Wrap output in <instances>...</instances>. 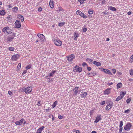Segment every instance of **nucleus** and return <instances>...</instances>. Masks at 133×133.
<instances>
[{
  "label": "nucleus",
  "instance_id": "f257e3e1",
  "mask_svg": "<svg viewBox=\"0 0 133 133\" xmlns=\"http://www.w3.org/2000/svg\"><path fill=\"white\" fill-rule=\"evenodd\" d=\"M107 105L105 107V109L108 110L111 109L114 105V104L110 99H109L107 101Z\"/></svg>",
  "mask_w": 133,
  "mask_h": 133
},
{
  "label": "nucleus",
  "instance_id": "f03ea898",
  "mask_svg": "<svg viewBox=\"0 0 133 133\" xmlns=\"http://www.w3.org/2000/svg\"><path fill=\"white\" fill-rule=\"evenodd\" d=\"M82 68L77 65L75 66L73 69L74 71L76 72H80L82 71Z\"/></svg>",
  "mask_w": 133,
  "mask_h": 133
},
{
  "label": "nucleus",
  "instance_id": "7ed1b4c3",
  "mask_svg": "<svg viewBox=\"0 0 133 133\" xmlns=\"http://www.w3.org/2000/svg\"><path fill=\"white\" fill-rule=\"evenodd\" d=\"M132 127L131 123H128L124 127V129L126 131H128Z\"/></svg>",
  "mask_w": 133,
  "mask_h": 133
},
{
  "label": "nucleus",
  "instance_id": "20e7f679",
  "mask_svg": "<svg viewBox=\"0 0 133 133\" xmlns=\"http://www.w3.org/2000/svg\"><path fill=\"white\" fill-rule=\"evenodd\" d=\"M15 34L14 33L11 36L8 37L6 39L8 42H9L10 41H12L15 37Z\"/></svg>",
  "mask_w": 133,
  "mask_h": 133
},
{
  "label": "nucleus",
  "instance_id": "39448f33",
  "mask_svg": "<svg viewBox=\"0 0 133 133\" xmlns=\"http://www.w3.org/2000/svg\"><path fill=\"white\" fill-rule=\"evenodd\" d=\"M32 87L31 86H29L25 89L24 91L26 94H28L30 92L32 91Z\"/></svg>",
  "mask_w": 133,
  "mask_h": 133
},
{
  "label": "nucleus",
  "instance_id": "423d86ee",
  "mask_svg": "<svg viewBox=\"0 0 133 133\" xmlns=\"http://www.w3.org/2000/svg\"><path fill=\"white\" fill-rule=\"evenodd\" d=\"M15 28H20L21 27V24L20 20H17L15 23Z\"/></svg>",
  "mask_w": 133,
  "mask_h": 133
},
{
  "label": "nucleus",
  "instance_id": "0eeeda50",
  "mask_svg": "<svg viewBox=\"0 0 133 133\" xmlns=\"http://www.w3.org/2000/svg\"><path fill=\"white\" fill-rule=\"evenodd\" d=\"M79 88L78 87H76L73 89L74 93L73 95H76L78 92H80L81 91V90H78Z\"/></svg>",
  "mask_w": 133,
  "mask_h": 133
},
{
  "label": "nucleus",
  "instance_id": "6e6552de",
  "mask_svg": "<svg viewBox=\"0 0 133 133\" xmlns=\"http://www.w3.org/2000/svg\"><path fill=\"white\" fill-rule=\"evenodd\" d=\"M10 30V28L8 26L4 27L2 29V32L4 33H6L7 34H10L9 31H8V30Z\"/></svg>",
  "mask_w": 133,
  "mask_h": 133
},
{
  "label": "nucleus",
  "instance_id": "1a4fd4ad",
  "mask_svg": "<svg viewBox=\"0 0 133 133\" xmlns=\"http://www.w3.org/2000/svg\"><path fill=\"white\" fill-rule=\"evenodd\" d=\"M37 36L39 38L40 41H43L44 40V36L42 34H37Z\"/></svg>",
  "mask_w": 133,
  "mask_h": 133
},
{
  "label": "nucleus",
  "instance_id": "9d476101",
  "mask_svg": "<svg viewBox=\"0 0 133 133\" xmlns=\"http://www.w3.org/2000/svg\"><path fill=\"white\" fill-rule=\"evenodd\" d=\"M54 43L56 46H60L62 45V42L58 39H57L56 41H54Z\"/></svg>",
  "mask_w": 133,
  "mask_h": 133
},
{
  "label": "nucleus",
  "instance_id": "9b49d317",
  "mask_svg": "<svg viewBox=\"0 0 133 133\" xmlns=\"http://www.w3.org/2000/svg\"><path fill=\"white\" fill-rule=\"evenodd\" d=\"M111 88H107L104 91V94L105 95H108L111 93Z\"/></svg>",
  "mask_w": 133,
  "mask_h": 133
},
{
  "label": "nucleus",
  "instance_id": "f8f14e48",
  "mask_svg": "<svg viewBox=\"0 0 133 133\" xmlns=\"http://www.w3.org/2000/svg\"><path fill=\"white\" fill-rule=\"evenodd\" d=\"M24 121V119L22 118L19 121H16L15 122V123L16 125H21L23 123Z\"/></svg>",
  "mask_w": 133,
  "mask_h": 133
},
{
  "label": "nucleus",
  "instance_id": "ddd939ff",
  "mask_svg": "<svg viewBox=\"0 0 133 133\" xmlns=\"http://www.w3.org/2000/svg\"><path fill=\"white\" fill-rule=\"evenodd\" d=\"M101 119V115L97 116L95 121L94 122L95 123H97Z\"/></svg>",
  "mask_w": 133,
  "mask_h": 133
},
{
  "label": "nucleus",
  "instance_id": "4468645a",
  "mask_svg": "<svg viewBox=\"0 0 133 133\" xmlns=\"http://www.w3.org/2000/svg\"><path fill=\"white\" fill-rule=\"evenodd\" d=\"M44 128V126H42L38 129L36 133H41L42 130Z\"/></svg>",
  "mask_w": 133,
  "mask_h": 133
},
{
  "label": "nucleus",
  "instance_id": "2eb2a0df",
  "mask_svg": "<svg viewBox=\"0 0 133 133\" xmlns=\"http://www.w3.org/2000/svg\"><path fill=\"white\" fill-rule=\"evenodd\" d=\"M81 93L82 94L81 95V97L82 98H84L85 96H86L87 94V93L86 92H82Z\"/></svg>",
  "mask_w": 133,
  "mask_h": 133
},
{
  "label": "nucleus",
  "instance_id": "dca6fc26",
  "mask_svg": "<svg viewBox=\"0 0 133 133\" xmlns=\"http://www.w3.org/2000/svg\"><path fill=\"white\" fill-rule=\"evenodd\" d=\"M96 74L95 72L93 71L91 73H89L88 74V75H89V77H92L96 75Z\"/></svg>",
  "mask_w": 133,
  "mask_h": 133
},
{
  "label": "nucleus",
  "instance_id": "f3484780",
  "mask_svg": "<svg viewBox=\"0 0 133 133\" xmlns=\"http://www.w3.org/2000/svg\"><path fill=\"white\" fill-rule=\"evenodd\" d=\"M104 70V72L106 74H109V75H112V73L111 72L110 70L108 69H105Z\"/></svg>",
  "mask_w": 133,
  "mask_h": 133
},
{
  "label": "nucleus",
  "instance_id": "a211bd4d",
  "mask_svg": "<svg viewBox=\"0 0 133 133\" xmlns=\"http://www.w3.org/2000/svg\"><path fill=\"white\" fill-rule=\"evenodd\" d=\"M17 17L18 18L21 19L22 22L24 21V17L23 16L21 15H19L17 16Z\"/></svg>",
  "mask_w": 133,
  "mask_h": 133
},
{
  "label": "nucleus",
  "instance_id": "6ab92c4d",
  "mask_svg": "<svg viewBox=\"0 0 133 133\" xmlns=\"http://www.w3.org/2000/svg\"><path fill=\"white\" fill-rule=\"evenodd\" d=\"M79 36V35L78 33H75L74 35V39L75 40H76Z\"/></svg>",
  "mask_w": 133,
  "mask_h": 133
},
{
  "label": "nucleus",
  "instance_id": "aec40b11",
  "mask_svg": "<svg viewBox=\"0 0 133 133\" xmlns=\"http://www.w3.org/2000/svg\"><path fill=\"white\" fill-rule=\"evenodd\" d=\"M6 12L4 10H1L0 11V15L1 16H4L5 15Z\"/></svg>",
  "mask_w": 133,
  "mask_h": 133
},
{
  "label": "nucleus",
  "instance_id": "412c9836",
  "mask_svg": "<svg viewBox=\"0 0 133 133\" xmlns=\"http://www.w3.org/2000/svg\"><path fill=\"white\" fill-rule=\"evenodd\" d=\"M93 64L97 66H100L101 65V63L99 62H98L96 61H94L93 62Z\"/></svg>",
  "mask_w": 133,
  "mask_h": 133
},
{
  "label": "nucleus",
  "instance_id": "4be33fe9",
  "mask_svg": "<svg viewBox=\"0 0 133 133\" xmlns=\"http://www.w3.org/2000/svg\"><path fill=\"white\" fill-rule=\"evenodd\" d=\"M49 5L50 7L51 8H53L54 7V5L53 4V1H50L49 2Z\"/></svg>",
  "mask_w": 133,
  "mask_h": 133
},
{
  "label": "nucleus",
  "instance_id": "5701e85b",
  "mask_svg": "<svg viewBox=\"0 0 133 133\" xmlns=\"http://www.w3.org/2000/svg\"><path fill=\"white\" fill-rule=\"evenodd\" d=\"M109 10L111 11H116V9L115 8L111 6H109Z\"/></svg>",
  "mask_w": 133,
  "mask_h": 133
},
{
  "label": "nucleus",
  "instance_id": "b1692460",
  "mask_svg": "<svg viewBox=\"0 0 133 133\" xmlns=\"http://www.w3.org/2000/svg\"><path fill=\"white\" fill-rule=\"evenodd\" d=\"M56 72L55 70H52L51 72L50 73L49 76L50 77L52 76L53 75L56 73Z\"/></svg>",
  "mask_w": 133,
  "mask_h": 133
},
{
  "label": "nucleus",
  "instance_id": "393cba45",
  "mask_svg": "<svg viewBox=\"0 0 133 133\" xmlns=\"http://www.w3.org/2000/svg\"><path fill=\"white\" fill-rule=\"evenodd\" d=\"M18 8L16 6L14 7L12 9V11L14 12H16L18 10Z\"/></svg>",
  "mask_w": 133,
  "mask_h": 133
},
{
  "label": "nucleus",
  "instance_id": "a878e982",
  "mask_svg": "<svg viewBox=\"0 0 133 133\" xmlns=\"http://www.w3.org/2000/svg\"><path fill=\"white\" fill-rule=\"evenodd\" d=\"M19 55L18 54H16L13 55L12 56V58H18L19 57Z\"/></svg>",
  "mask_w": 133,
  "mask_h": 133
},
{
  "label": "nucleus",
  "instance_id": "bb28decb",
  "mask_svg": "<svg viewBox=\"0 0 133 133\" xmlns=\"http://www.w3.org/2000/svg\"><path fill=\"white\" fill-rule=\"evenodd\" d=\"M123 98V96H122L121 95L119 96H118L116 99V101H118L119 100Z\"/></svg>",
  "mask_w": 133,
  "mask_h": 133
},
{
  "label": "nucleus",
  "instance_id": "cd10ccee",
  "mask_svg": "<svg viewBox=\"0 0 133 133\" xmlns=\"http://www.w3.org/2000/svg\"><path fill=\"white\" fill-rule=\"evenodd\" d=\"M122 85V84L120 83H118L117 85V88L118 89L121 88Z\"/></svg>",
  "mask_w": 133,
  "mask_h": 133
},
{
  "label": "nucleus",
  "instance_id": "c85d7f7f",
  "mask_svg": "<svg viewBox=\"0 0 133 133\" xmlns=\"http://www.w3.org/2000/svg\"><path fill=\"white\" fill-rule=\"evenodd\" d=\"M57 101H55L54 103H53V104H52V107L53 108H55L56 105L57 104Z\"/></svg>",
  "mask_w": 133,
  "mask_h": 133
},
{
  "label": "nucleus",
  "instance_id": "c756f323",
  "mask_svg": "<svg viewBox=\"0 0 133 133\" xmlns=\"http://www.w3.org/2000/svg\"><path fill=\"white\" fill-rule=\"evenodd\" d=\"M21 63H19L18 64V66H17V70L18 71L20 70L21 69Z\"/></svg>",
  "mask_w": 133,
  "mask_h": 133
},
{
  "label": "nucleus",
  "instance_id": "7c9ffc66",
  "mask_svg": "<svg viewBox=\"0 0 133 133\" xmlns=\"http://www.w3.org/2000/svg\"><path fill=\"white\" fill-rule=\"evenodd\" d=\"M80 16L84 18H86L87 17V16L85 15L82 12L81 13Z\"/></svg>",
  "mask_w": 133,
  "mask_h": 133
},
{
  "label": "nucleus",
  "instance_id": "2f4dec72",
  "mask_svg": "<svg viewBox=\"0 0 133 133\" xmlns=\"http://www.w3.org/2000/svg\"><path fill=\"white\" fill-rule=\"evenodd\" d=\"M121 95H122V96H123V97L126 94V92L125 91H121L120 92Z\"/></svg>",
  "mask_w": 133,
  "mask_h": 133
},
{
  "label": "nucleus",
  "instance_id": "473e14b6",
  "mask_svg": "<svg viewBox=\"0 0 133 133\" xmlns=\"http://www.w3.org/2000/svg\"><path fill=\"white\" fill-rule=\"evenodd\" d=\"M65 24L64 22H63L61 23H59L58 24V26L60 27H61L62 26L64 25Z\"/></svg>",
  "mask_w": 133,
  "mask_h": 133
},
{
  "label": "nucleus",
  "instance_id": "72a5a7b5",
  "mask_svg": "<svg viewBox=\"0 0 133 133\" xmlns=\"http://www.w3.org/2000/svg\"><path fill=\"white\" fill-rule=\"evenodd\" d=\"M75 56L73 54H71L67 57V58H74Z\"/></svg>",
  "mask_w": 133,
  "mask_h": 133
},
{
  "label": "nucleus",
  "instance_id": "f704fd0d",
  "mask_svg": "<svg viewBox=\"0 0 133 133\" xmlns=\"http://www.w3.org/2000/svg\"><path fill=\"white\" fill-rule=\"evenodd\" d=\"M31 64H29L27 65L25 68L26 69V70H27L28 69H30L31 68Z\"/></svg>",
  "mask_w": 133,
  "mask_h": 133
},
{
  "label": "nucleus",
  "instance_id": "c9c22d12",
  "mask_svg": "<svg viewBox=\"0 0 133 133\" xmlns=\"http://www.w3.org/2000/svg\"><path fill=\"white\" fill-rule=\"evenodd\" d=\"M8 49L10 51H13L14 50L15 48L14 47L11 46L9 47Z\"/></svg>",
  "mask_w": 133,
  "mask_h": 133
},
{
  "label": "nucleus",
  "instance_id": "e433bc0d",
  "mask_svg": "<svg viewBox=\"0 0 133 133\" xmlns=\"http://www.w3.org/2000/svg\"><path fill=\"white\" fill-rule=\"evenodd\" d=\"M86 0H78V1L81 4H83L84 1H85Z\"/></svg>",
  "mask_w": 133,
  "mask_h": 133
},
{
  "label": "nucleus",
  "instance_id": "4c0bfd02",
  "mask_svg": "<svg viewBox=\"0 0 133 133\" xmlns=\"http://www.w3.org/2000/svg\"><path fill=\"white\" fill-rule=\"evenodd\" d=\"M88 12L90 14H92L93 13V11L92 10L90 9L89 10Z\"/></svg>",
  "mask_w": 133,
  "mask_h": 133
},
{
  "label": "nucleus",
  "instance_id": "58836bf2",
  "mask_svg": "<svg viewBox=\"0 0 133 133\" xmlns=\"http://www.w3.org/2000/svg\"><path fill=\"white\" fill-rule=\"evenodd\" d=\"M123 125V122L122 121H121L120 123L119 127L121 128L122 127V126Z\"/></svg>",
  "mask_w": 133,
  "mask_h": 133
},
{
  "label": "nucleus",
  "instance_id": "ea45409f",
  "mask_svg": "<svg viewBox=\"0 0 133 133\" xmlns=\"http://www.w3.org/2000/svg\"><path fill=\"white\" fill-rule=\"evenodd\" d=\"M82 31L83 32H86L87 30V28L85 27H83L82 28Z\"/></svg>",
  "mask_w": 133,
  "mask_h": 133
},
{
  "label": "nucleus",
  "instance_id": "a19ab883",
  "mask_svg": "<svg viewBox=\"0 0 133 133\" xmlns=\"http://www.w3.org/2000/svg\"><path fill=\"white\" fill-rule=\"evenodd\" d=\"M82 12H81L80 10H77L76 12V14L77 15H81V14Z\"/></svg>",
  "mask_w": 133,
  "mask_h": 133
},
{
  "label": "nucleus",
  "instance_id": "79ce46f5",
  "mask_svg": "<svg viewBox=\"0 0 133 133\" xmlns=\"http://www.w3.org/2000/svg\"><path fill=\"white\" fill-rule=\"evenodd\" d=\"M73 131L74 132H76V133H80V131L79 130H76V129H74Z\"/></svg>",
  "mask_w": 133,
  "mask_h": 133
},
{
  "label": "nucleus",
  "instance_id": "37998d69",
  "mask_svg": "<svg viewBox=\"0 0 133 133\" xmlns=\"http://www.w3.org/2000/svg\"><path fill=\"white\" fill-rule=\"evenodd\" d=\"M129 72L130 75L133 76V70H131L129 71Z\"/></svg>",
  "mask_w": 133,
  "mask_h": 133
},
{
  "label": "nucleus",
  "instance_id": "c03bdc74",
  "mask_svg": "<svg viewBox=\"0 0 133 133\" xmlns=\"http://www.w3.org/2000/svg\"><path fill=\"white\" fill-rule=\"evenodd\" d=\"M131 100V99L130 98L128 99L126 101L127 103H129Z\"/></svg>",
  "mask_w": 133,
  "mask_h": 133
},
{
  "label": "nucleus",
  "instance_id": "a18cd8bd",
  "mask_svg": "<svg viewBox=\"0 0 133 133\" xmlns=\"http://www.w3.org/2000/svg\"><path fill=\"white\" fill-rule=\"evenodd\" d=\"M105 103V101H104L100 103V104L101 105H104Z\"/></svg>",
  "mask_w": 133,
  "mask_h": 133
},
{
  "label": "nucleus",
  "instance_id": "49530a36",
  "mask_svg": "<svg viewBox=\"0 0 133 133\" xmlns=\"http://www.w3.org/2000/svg\"><path fill=\"white\" fill-rule=\"evenodd\" d=\"M123 130V128H119V133H121Z\"/></svg>",
  "mask_w": 133,
  "mask_h": 133
},
{
  "label": "nucleus",
  "instance_id": "de8ad7c7",
  "mask_svg": "<svg viewBox=\"0 0 133 133\" xmlns=\"http://www.w3.org/2000/svg\"><path fill=\"white\" fill-rule=\"evenodd\" d=\"M10 96H12L13 94L12 92L10 91H9L8 92Z\"/></svg>",
  "mask_w": 133,
  "mask_h": 133
},
{
  "label": "nucleus",
  "instance_id": "09e8293b",
  "mask_svg": "<svg viewBox=\"0 0 133 133\" xmlns=\"http://www.w3.org/2000/svg\"><path fill=\"white\" fill-rule=\"evenodd\" d=\"M87 69L88 71H90L91 69V67H89L87 66Z\"/></svg>",
  "mask_w": 133,
  "mask_h": 133
},
{
  "label": "nucleus",
  "instance_id": "8fccbe9b",
  "mask_svg": "<svg viewBox=\"0 0 133 133\" xmlns=\"http://www.w3.org/2000/svg\"><path fill=\"white\" fill-rule=\"evenodd\" d=\"M130 111V110H129V109H128L127 110H125V111H124V113H129Z\"/></svg>",
  "mask_w": 133,
  "mask_h": 133
},
{
  "label": "nucleus",
  "instance_id": "3c124183",
  "mask_svg": "<svg viewBox=\"0 0 133 133\" xmlns=\"http://www.w3.org/2000/svg\"><path fill=\"white\" fill-rule=\"evenodd\" d=\"M42 10V9L41 7L39 8L38 9V11L39 12H41Z\"/></svg>",
  "mask_w": 133,
  "mask_h": 133
},
{
  "label": "nucleus",
  "instance_id": "603ef678",
  "mask_svg": "<svg viewBox=\"0 0 133 133\" xmlns=\"http://www.w3.org/2000/svg\"><path fill=\"white\" fill-rule=\"evenodd\" d=\"M26 72H27L26 70H24L23 71V72L22 73V75H23L25 74H26Z\"/></svg>",
  "mask_w": 133,
  "mask_h": 133
},
{
  "label": "nucleus",
  "instance_id": "864d4df0",
  "mask_svg": "<svg viewBox=\"0 0 133 133\" xmlns=\"http://www.w3.org/2000/svg\"><path fill=\"white\" fill-rule=\"evenodd\" d=\"M93 110H91L90 112V115H92L93 114Z\"/></svg>",
  "mask_w": 133,
  "mask_h": 133
},
{
  "label": "nucleus",
  "instance_id": "5fc2aeb1",
  "mask_svg": "<svg viewBox=\"0 0 133 133\" xmlns=\"http://www.w3.org/2000/svg\"><path fill=\"white\" fill-rule=\"evenodd\" d=\"M86 60L90 62H91L93 61V60L91 59H87Z\"/></svg>",
  "mask_w": 133,
  "mask_h": 133
},
{
  "label": "nucleus",
  "instance_id": "6e6d98bb",
  "mask_svg": "<svg viewBox=\"0 0 133 133\" xmlns=\"http://www.w3.org/2000/svg\"><path fill=\"white\" fill-rule=\"evenodd\" d=\"M41 101H39L38 102V103L37 104V105H38V106H40L41 105L40 103H41Z\"/></svg>",
  "mask_w": 133,
  "mask_h": 133
},
{
  "label": "nucleus",
  "instance_id": "4d7b16f0",
  "mask_svg": "<svg viewBox=\"0 0 133 133\" xmlns=\"http://www.w3.org/2000/svg\"><path fill=\"white\" fill-rule=\"evenodd\" d=\"M48 79H49V80L48 81V82H51V81H53L52 78H48Z\"/></svg>",
  "mask_w": 133,
  "mask_h": 133
},
{
  "label": "nucleus",
  "instance_id": "13d9d810",
  "mask_svg": "<svg viewBox=\"0 0 133 133\" xmlns=\"http://www.w3.org/2000/svg\"><path fill=\"white\" fill-rule=\"evenodd\" d=\"M82 65L83 66H84L85 65H87V66H88L87 64L85 62L83 63Z\"/></svg>",
  "mask_w": 133,
  "mask_h": 133
},
{
  "label": "nucleus",
  "instance_id": "bf43d9fd",
  "mask_svg": "<svg viewBox=\"0 0 133 133\" xmlns=\"http://www.w3.org/2000/svg\"><path fill=\"white\" fill-rule=\"evenodd\" d=\"M112 70L114 74L115 73H116V69H112Z\"/></svg>",
  "mask_w": 133,
  "mask_h": 133
},
{
  "label": "nucleus",
  "instance_id": "052dcab7",
  "mask_svg": "<svg viewBox=\"0 0 133 133\" xmlns=\"http://www.w3.org/2000/svg\"><path fill=\"white\" fill-rule=\"evenodd\" d=\"M99 69H100L101 70V71H103V72L104 71V70H105V69H104L103 68H99Z\"/></svg>",
  "mask_w": 133,
  "mask_h": 133
},
{
  "label": "nucleus",
  "instance_id": "680f3d73",
  "mask_svg": "<svg viewBox=\"0 0 133 133\" xmlns=\"http://www.w3.org/2000/svg\"><path fill=\"white\" fill-rule=\"evenodd\" d=\"M7 18L8 19H10L11 18L10 15H8L7 17Z\"/></svg>",
  "mask_w": 133,
  "mask_h": 133
},
{
  "label": "nucleus",
  "instance_id": "e2e57ef3",
  "mask_svg": "<svg viewBox=\"0 0 133 133\" xmlns=\"http://www.w3.org/2000/svg\"><path fill=\"white\" fill-rule=\"evenodd\" d=\"M58 117L59 119H61L62 118V116L60 115H59L58 116Z\"/></svg>",
  "mask_w": 133,
  "mask_h": 133
},
{
  "label": "nucleus",
  "instance_id": "0e129e2a",
  "mask_svg": "<svg viewBox=\"0 0 133 133\" xmlns=\"http://www.w3.org/2000/svg\"><path fill=\"white\" fill-rule=\"evenodd\" d=\"M113 84V83L112 82H111V83H108V85L109 86Z\"/></svg>",
  "mask_w": 133,
  "mask_h": 133
},
{
  "label": "nucleus",
  "instance_id": "69168bd1",
  "mask_svg": "<svg viewBox=\"0 0 133 133\" xmlns=\"http://www.w3.org/2000/svg\"><path fill=\"white\" fill-rule=\"evenodd\" d=\"M73 59H68V60L69 61H71L73 60Z\"/></svg>",
  "mask_w": 133,
  "mask_h": 133
},
{
  "label": "nucleus",
  "instance_id": "338daca9",
  "mask_svg": "<svg viewBox=\"0 0 133 133\" xmlns=\"http://www.w3.org/2000/svg\"><path fill=\"white\" fill-rule=\"evenodd\" d=\"M127 14L128 15H130L131 14V11H129L128 12Z\"/></svg>",
  "mask_w": 133,
  "mask_h": 133
},
{
  "label": "nucleus",
  "instance_id": "774afa93",
  "mask_svg": "<svg viewBox=\"0 0 133 133\" xmlns=\"http://www.w3.org/2000/svg\"><path fill=\"white\" fill-rule=\"evenodd\" d=\"M12 6L11 5V4H10L8 6L9 8H12Z\"/></svg>",
  "mask_w": 133,
  "mask_h": 133
}]
</instances>
